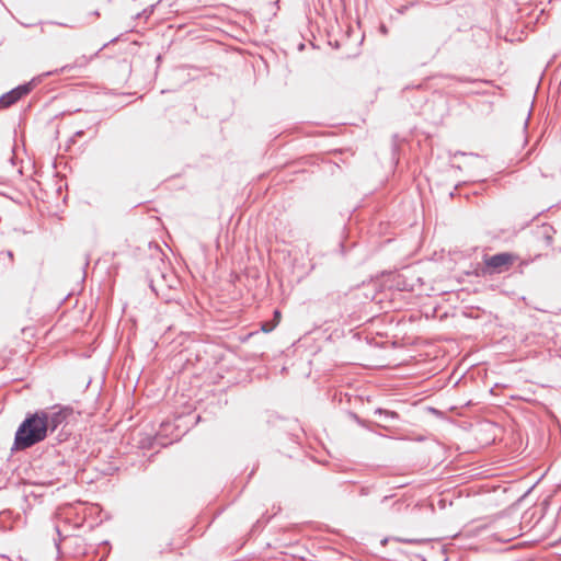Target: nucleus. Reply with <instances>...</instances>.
<instances>
[{"mask_svg": "<svg viewBox=\"0 0 561 561\" xmlns=\"http://www.w3.org/2000/svg\"><path fill=\"white\" fill-rule=\"evenodd\" d=\"M280 318H282V313L279 310H275L274 311V320H273V323H276V325L279 323L280 321Z\"/></svg>", "mask_w": 561, "mask_h": 561, "instance_id": "5", "label": "nucleus"}, {"mask_svg": "<svg viewBox=\"0 0 561 561\" xmlns=\"http://www.w3.org/2000/svg\"><path fill=\"white\" fill-rule=\"evenodd\" d=\"M30 92L28 85H20L0 98V108L9 107Z\"/></svg>", "mask_w": 561, "mask_h": 561, "instance_id": "3", "label": "nucleus"}, {"mask_svg": "<svg viewBox=\"0 0 561 561\" xmlns=\"http://www.w3.org/2000/svg\"><path fill=\"white\" fill-rule=\"evenodd\" d=\"M62 419L60 412L37 411L28 415L15 433L14 448L23 450L44 440L48 430L54 431Z\"/></svg>", "mask_w": 561, "mask_h": 561, "instance_id": "1", "label": "nucleus"}, {"mask_svg": "<svg viewBox=\"0 0 561 561\" xmlns=\"http://www.w3.org/2000/svg\"><path fill=\"white\" fill-rule=\"evenodd\" d=\"M518 255L511 252L484 255L482 264L477 268V275L486 276L507 272L517 261Z\"/></svg>", "mask_w": 561, "mask_h": 561, "instance_id": "2", "label": "nucleus"}, {"mask_svg": "<svg viewBox=\"0 0 561 561\" xmlns=\"http://www.w3.org/2000/svg\"><path fill=\"white\" fill-rule=\"evenodd\" d=\"M275 328H276V323H273V321L264 322V323H262V327H261L262 331L265 333L273 331Z\"/></svg>", "mask_w": 561, "mask_h": 561, "instance_id": "4", "label": "nucleus"}]
</instances>
